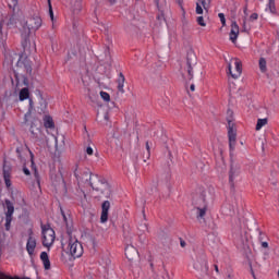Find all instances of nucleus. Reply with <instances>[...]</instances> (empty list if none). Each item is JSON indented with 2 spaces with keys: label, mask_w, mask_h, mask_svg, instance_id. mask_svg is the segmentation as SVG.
<instances>
[{
  "label": "nucleus",
  "mask_w": 279,
  "mask_h": 279,
  "mask_svg": "<svg viewBox=\"0 0 279 279\" xmlns=\"http://www.w3.org/2000/svg\"><path fill=\"white\" fill-rule=\"evenodd\" d=\"M74 175L77 182H89L94 191H98L101 195L110 197V185L101 177L93 174L89 170L83 171L81 175L77 173V170H75Z\"/></svg>",
  "instance_id": "1"
},
{
  "label": "nucleus",
  "mask_w": 279,
  "mask_h": 279,
  "mask_svg": "<svg viewBox=\"0 0 279 279\" xmlns=\"http://www.w3.org/2000/svg\"><path fill=\"white\" fill-rule=\"evenodd\" d=\"M43 25V19H40V16L35 15L29 17L25 24L23 25V33H22V47L23 49H25L27 47V45H29V34H32V32H37V29H40Z\"/></svg>",
  "instance_id": "2"
},
{
  "label": "nucleus",
  "mask_w": 279,
  "mask_h": 279,
  "mask_svg": "<svg viewBox=\"0 0 279 279\" xmlns=\"http://www.w3.org/2000/svg\"><path fill=\"white\" fill-rule=\"evenodd\" d=\"M69 252L74 258H80V256L84 254V247L82 246V243H80L77 239L72 238L71 235L69 240Z\"/></svg>",
  "instance_id": "3"
},
{
  "label": "nucleus",
  "mask_w": 279,
  "mask_h": 279,
  "mask_svg": "<svg viewBox=\"0 0 279 279\" xmlns=\"http://www.w3.org/2000/svg\"><path fill=\"white\" fill-rule=\"evenodd\" d=\"M43 245L45 247H51L53 241H56V231L49 227L43 226Z\"/></svg>",
  "instance_id": "4"
},
{
  "label": "nucleus",
  "mask_w": 279,
  "mask_h": 279,
  "mask_svg": "<svg viewBox=\"0 0 279 279\" xmlns=\"http://www.w3.org/2000/svg\"><path fill=\"white\" fill-rule=\"evenodd\" d=\"M228 138L230 151H234V147H236V128H234L233 121L228 122Z\"/></svg>",
  "instance_id": "5"
},
{
  "label": "nucleus",
  "mask_w": 279,
  "mask_h": 279,
  "mask_svg": "<svg viewBox=\"0 0 279 279\" xmlns=\"http://www.w3.org/2000/svg\"><path fill=\"white\" fill-rule=\"evenodd\" d=\"M233 60H234L235 71L232 72V63L228 64V71L231 77H233V80H239V77H241V74L243 73V64L241 63V60H239L238 58Z\"/></svg>",
  "instance_id": "6"
},
{
  "label": "nucleus",
  "mask_w": 279,
  "mask_h": 279,
  "mask_svg": "<svg viewBox=\"0 0 279 279\" xmlns=\"http://www.w3.org/2000/svg\"><path fill=\"white\" fill-rule=\"evenodd\" d=\"M210 1L211 0H197L196 14H204V11L208 14V11L210 10Z\"/></svg>",
  "instance_id": "7"
},
{
  "label": "nucleus",
  "mask_w": 279,
  "mask_h": 279,
  "mask_svg": "<svg viewBox=\"0 0 279 279\" xmlns=\"http://www.w3.org/2000/svg\"><path fill=\"white\" fill-rule=\"evenodd\" d=\"M195 64V56H189L187 57V61H186V71H187V75L185 76L183 74L184 80H189V82H191V80H193V65Z\"/></svg>",
  "instance_id": "8"
},
{
  "label": "nucleus",
  "mask_w": 279,
  "mask_h": 279,
  "mask_svg": "<svg viewBox=\"0 0 279 279\" xmlns=\"http://www.w3.org/2000/svg\"><path fill=\"white\" fill-rule=\"evenodd\" d=\"M110 210V201H105L101 205L100 222L106 223L108 221V211Z\"/></svg>",
  "instance_id": "9"
},
{
  "label": "nucleus",
  "mask_w": 279,
  "mask_h": 279,
  "mask_svg": "<svg viewBox=\"0 0 279 279\" xmlns=\"http://www.w3.org/2000/svg\"><path fill=\"white\" fill-rule=\"evenodd\" d=\"M125 256L129 260H134L138 256V251L133 245H128L125 247Z\"/></svg>",
  "instance_id": "10"
},
{
  "label": "nucleus",
  "mask_w": 279,
  "mask_h": 279,
  "mask_svg": "<svg viewBox=\"0 0 279 279\" xmlns=\"http://www.w3.org/2000/svg\"><path fill=\"white\" fill-rule=\"evenodd\" d=\"M238 38H239V24H236V22H232L231 32H230V40H231V43H236Z\"/></svg>",
  "instance_id": "11"
},
{
  "label": "nucleus",
  "mask_w": 279,
  "mask_h": 279,
  "mask_svg": "<svg viewBox=\"0 0 279 279\" xmlns=\"http://www.w3.org/2000/svg\"><path fill=\"white\" fill-rule=\"evenodd\" d=\"M117 88L119 90V93H121L122 95L125 93L124 86H125V75H123V73H119V77L117 80Z\"/></svg>",
  "instance_id": "12"
},
{
  "label": "nucleus",
  "mask_w": 279,
  "mask_h": 279,
  "mask_svg": "<svg viewBox=\"0 0 279 279\" xmlns=\"http://www.w3.org/2000/svg\"><path fill=\"white\" fill-rule=\"evenodd\" d=\"M206 213H208V205L205 204L203 207L196 208V219L202 221L206 217Z\"/></svg>",
  "instance_id": "13"
},
{
  "label": "nucleus",
  "mask_w": 279,
  "mask_h": 279,
  "mask_svg": "<svg viewBox=\"0 0 279 279\" xmlns=\"http://www.w3.org/2000/svg\"><path fill=\"white\" fill-rule=\"evenodd\" d=\"M26 250L29 254V256L34 255V251L36 250V239L29 236L27 244H26Z\"/></svg>",
  "instance_id": "14"
},
{
  "label": "nucleus",
  "mask_w": 279,
  "mask_h": 279,
  "mask_svg": "<svg viewBox=\"0 0 279 279\" xmlns=\"http://www.w3.org/2000/svg\"><path fill=\"white\" fill-rule=\"evenodd\" d=\"M40 260L43 262L44 268L46 270L51 269V262L49 260V254H47V252H41Z\"/></svg>",
  "instance_id": "15"
},
{
  "label": "nucleus",
  "mask_w": 279,
  "mask_h": 279,
  "mask_svg": "<svg viewBox=\"0 0 279 279\" xmlns=\"http://www.w3.org/2000/svg\"><path fill=\"white\" fill-rule=\"evenodd\" d=\"M239 175V167L231 165V169L229 172V182H234V178Z\"/></svg>",
  "instance_id": "16"
},
{
  "label": "nucleus",
  "mask_w": 279,
  "mask_h": 279,
  "mask_svg": "<svg viewBox=\"0 0 279 279\" xmlns=\"http://www.w3.org/2000/svg\"><path fill=\"white\" fill-rule=\"evenodd\" d=\"M17 64L21 66L22 64H24V69L26 71V73H28L29 75H32V62H29V60L25 59V62H23L21 59L19 60Z\"/></svg>",
  "instance_id": "17"
},
{
  "label": "nucleus",
  "mask_w": 279,
  "mask_h": 279,
  "mask_svg": "<svg viewBox=\"0 0 279 279\" xmlns=\"http://www.w3.org/2000/svg\"><path fill=\"white\" fill-rule=\"evenodd\" d=\"M25 99H29V88L24 87L20 92V101H25Z\"/></svg>",
  "instance_id": "18"
},
{
  "label": "nucleus",
  "mask_w": 279,
  "mask_h": 279,
  "mask_svg": "<svg viewBox=\"0 0 279 279\" xmlns=\"http://www.w3.org/2000/svg\"><path fill=\"white\" fill-rule=\"evenodd\" d=\"M5 205H7V217H11L12 215H14V205H12V203L10 201H5Z\"/></svg>",
  "instance_id": "19"
},
{
  "label": "nucleus",
  "mask_w": 279,
  "mask_h": 279,
  "mask_svg": "<svg viewBox=\"0 0 279 279\" xmlns=\"http://www.w3.org/2000/svg\"><path fill=\"white\" fill-rule=\"evenodd\" d=\"M258 64L260 72L267 73V60L265 58H260Z\"/></svg>",
  "instance_id": "20"
},
{
  "label": "nucleus",
  "mask_w": 279,
  "mask_h": 279,
  "mask_svg": "<svg viewBox=\"0 0 279 279\" xmlns=\"http://www.w3.org/2000/svg\"><path fill=\"white\" fill-rule=\"evenodd\" d=\"M8 35H3V33L0 31V47H3V49H7L8 47Z\"/></svg>",
  "instance_id": "21"
},
{
  "label": "nucleus",
  "mask_w": 279,
  "mask_h": 279,
  "mask_svg": "<svg viewBox=\"0 0 279 279\" xmlns=\"http://www.w3.org/2000/svg\"><path fill=\"white\" fill-rule=\"evenodd\" d=\"M264 125H267V118L265 119H258L256 124V131L262 130Z\"/></svg>",
  "instance_id": "22"
},
{
  "label": "nucleus",
  "mask_w": 279,
  "mask_h": 279,
  "mask_svg": "<svg viewBox=\"0 0 279 279\" xmlns=\"http://www.w3.org/2000/svg\"><path fill=\"white\" fill-rule=\"evenodd\" d=\"M44 125L45 128H53V119H51V117H46Z\"/></svg>",
  "instance_id": "23"
},
{
  "label": "nucleus",
  "mask_w": 279,
  "mask_h": 279,
  "mask_svg": "<svg viewBox=\"0 0 279 279\" xmlns=\"http://www.w3.org/2000/svg\"><path fill=\"white\" fill-rule=\"evenodd\" d=\"M196 23L201 26V27H206V22H204V16H198L196 17Z\"/></svg>",
  "instance_id": "24"
},
{
  "label": "nucleus",
  "mask_w": 279,
  "mask_h": 279,
  "mask_svg": "<svg viewBox=\"0 0 279 279\" xmlns=\"http://www.w3.org/2000/svg\"><path fill=\"white\" fill-rule=\"evenodd\" d=\"M100 97L104 99V101H110V94L106 92H100Z\"/></svg>",
  "instance_id": "25"
},
{
  "label": "nucleus",
  "mask_w": 279,
  "mask_h": 279,
  "mask_svg": "<svg viewBox=\"0 0 279 279\" xmlns=\"http://www.w3.org/2000/svg\"><path fill=\"white\" fill-rule=\"evenodd\" d=\"M218 16L220 19L222 27H226V15L223 13H219Z\"/></svg>",
  "instance_id": "26"
},
{
  "label": "nucleus",
  "mask_w": 279,
  "mask_h": 279,
  "mask_svg": "<svg viewBox=\"0 0 279 279\" xmlns=\"http://www.w3.org/2000/svg\"><path fill=\"white\" fill-rule=\"evenodd\" d=\"M48 5H49V14L51 21H53V8L51 7V0H48Z\"/></svg>",
  "instance_id": "27"
},
{
  "label": "nucleus",
  "mask_w": 279,
  "mask_h": 279,
  "mask_svg": "<svg viewBox=\"0 0 279 279\" xmlns=\"http://www.w3.org/2000/svg\"><path fill=\"white\" fill-rule=\"evenodd\" d=\"M35 180L37 182V185L40 186V175L38 174V170L35 169L34 172Z\"/></svg>",
  "instance_id": "28"
},
{
  "label": "nucleus",
  "mask_w": 279,
  "mask_h": 279,
  "mask_svg": "<svg viewBox=\"0 0 279 279\" xmlns=\"http://www.w3.org/2000/svg\"><path fill=\"white\" fill-rule=\"evenodd\" d=\"M3 178L4 180L12 178L10 170L3 169Z\"/></svg>",
  "instance_id": "29"
},
{
  "label": "nucleus",
  "mask_w": 279,
  "mask_h": 279,
  "mask_svg": "<svg viewBox=\"0 0 279 279\" xmlns=\"http://www.w3.org/2000/svg\"><path fill=\"white\" fill-rule=\"evenodd\" d=\"M77 195L81 197V201L86 199V193L82 190H77Z\"/></svg>",
  "instance_id": "30"
},
{
  "label": "nucleus",
  "mask_w": 279,
  "mask_h": 279,
  "mask_svg": "<svg viewBox=\"0 0 279 279\" xmlns=\"http://www.w3.org/2000/svg\"><path fill=\"white\" fill-rule=\"evenodd\" d=\"M10 223H12V218L7 216V218H5V228H7V230H10Z\"/></svg>",
  "instance_id": "31"
},
{
  "label": "nucleus",
  "mask_w": 279,
  "mask_h": 279,
  "mask_svg": "<svg viewBox=\"0 0 279 279\" xmlns=\"http://www.w3.org/2000/svg\"><path fill=\"white\" fill-rule=\"evenodd\" d=\"M269 8L270 12H276V4L274 3V0H269Z\"/></svg>",
  "instance_id": "32"
},
{
  "label": "nucleus",
  "mask_w": 279,
  "mask_h": 279,
  "mask_svg": "<svg viewBox=\"0 0 279 279\" xmlns=\"http://www.w3.org/2000/svg\"><path fill=\"white\" fill-rule=\"evenodd\" d=\"M4 183H5V186H7L8 189H10V186H12L11 178H10V179H4Z\"/></svg>",
  "instance_id": "33"
},
{
  "label": "nucleus",
  "mask_w": 279,
  "mask_h": 279,
  "mask_svg": "<svg viewBox=\"0 0 279 279\" xmlns=\"http://www.w3.org/2000/svg\"><path fill=\"white\" fill-rule=\"evenodd\" d=\"M258 19V13H253L250 16V21H256Z\"/></svg>",
  "instance_id": "34"
},
{
  "label": "nucleus",
  "mask_w": 279,
  "mask_h": 279,
  "mask_svg": "<svg viewBox=\"0 0 279 279\" xmlns=\"http://www.w3.org/2000/svg\"><path fill=\"white\" fill-rule=\"evenodd\" d=\"M86 154H87L88 156H93V148H92V147H87V148H86Z\"/></svg>",
  "instance_id": "35"
},
{
  "label": "nucleus",
  "mask_w": 279,
  "mask_h": 279,
  "mask_svg": "<svg viewBox=\"0 0 279 279\" xmlns=\"http://www.w3.org/2000/svg\"><path fill=\"white\" fill-rule=\"evenodd\" d=\"M146 149H147V156H146V158H149V151H150L149 142H146Z\"/></svg>",
  "instance_id": "36"
},
{
  "label": "nucleus",
  "mask_w": 279,
  "mask_h": 279,
  "mask_svg": "<svg viewBox=\"0 0 279 279\" xmlns=\"http://www.w3.org/2000/svg\"><path fill=\"white\" fill-rule=\"evenodd\" d=\"M17 158L23 160V156L21 155V148H16Z\"/></svg>",
  "instance_id": "37"
},
{
  "label": "nucleus",
  "mask_w": 279,
  "mask_h": 279,
  "mask_svg": "<svg viewBox=\"0 0 279 279\" xmlns=\"http://www.w3.org/2000/svg\"><path fill=\"white\" fill-rule=\"evenodd\" d=\"M23 172L25 173V175H31L29 169H27V167L23 168Z\"/></svg>",
  "instance_id": "38"
},
{
  "label": "nucleus",
  "mask_w": 279,
  "mask_h": 279,
  "mask_svg": "<svg viewBox=\"0 0 279 279\" xmlns=\"http://www.w3.org/2000/svg\"><path fill=\"white\" fill-rule=\"evenodd\" d=\"M61 213H62V217H63V220L65 221L66 227H69V223L66 222V215H64V211H61Z\"/></svg>",
  "instance_id": "39"
},
{
  "label": "nucleus",
  "mask_w": 279,
  "mask_h": 279,
  "mask_svg": "<svg viewBox=\"0 0 279 279\" xmlns=\"http://www.w3.org/2000/svg\"><path fill=\"white\" fill-rule=\"evenodd\" d=\"M262 247H264V248L269 247V243H267V242H262Z\"/></svg>",
  "instance_id": "40"
},
{
  "label": "nucleus",
  "mask_w": 279,
  "mask_h": 279,
  "mask_svg": "<svg viewBox=\"0 0 279 279\" xmlns=\"http://www.w3.org/2000/svg\"><path fill=\"white\" fill-rule=\"evenodd\" d=\"M246 20L243 21V32H247V28L245 27Z\"/></svg>",
  "instance_id": "41"
},
{
  "label": "nucleus",
  "mask_w": 279,
  "mask_h": 279,
  "mask_svg": "<svg viewBox=\"0 0 279 279\" xmlns=\"http://www.w3.org/2000/svg\"><path fill=\"white\" fill-rule=\"evenodd\" d=\"M181 247H186V242L181 241Z\"/></svg>",
  "instance_id": "42"
},
{
  "label": "nucleus",
  "mask_w": 279,
  "mask_h": 279,
  "mask_svg": "<svg viewBox=\"0 0 279 279\" xmlns=\"http://www.w3.org/2000/svg\"><path fill=\"white\" fill-rule=\"evenodd\" d=\"M177 3H179V5H182V3H184V0H177Z\"/></svg>",
  "instance_id": "43"
},
{
  "label": "nucleus",
  "mask_w": 279,
  "mask_h": 279,
  "mask_svg": "<svg viewBox=\"0 0 279 279\" xmlns=\"http://www.w3.org/2000/svg\"><path fill=\"white\" fill-rule=\"evenodd\" d=\"M190 90H192V92L195 90V85L192 84V85L190 86Z\"/></svg>",
  "instance_id": "44"
},
{
  "label": "nucleus",
  "mask_w": 279,
  "mask_h": 279,
  "mask_svg": "<svg viewBox=\"0 0 279 279\" xmlns=\"http://www.w3.org/2000/svg\"><path fill=\"white\" fill-rule=\"evenodd\" d=\"M157 19L162 20V19H165V15H162V14L158 15Z\"/></svg>",
  "instance_id": "45"
},
{
  "label": "nucleus",
  "mask_w": 279,
  "mask_h": 279,
  "mask_svg": "<svg viewBox=\"0 0 279 279\" xmlns=\"http://www.w3.org/2000/svg\"><path fill=\"white\" fill-rule=\"evenodd\" d=\"M29 106L32 108V106H34V101L33 100H29Z\"/></svg>",
  "instance_id": "46"
},
{
  "label": "nucleus",
  "mask_w": 279,
  "mask_h": 279,
  "mask_svg": "<svg viewBox=\"0 0 279 279\" xmlns=\"http://www.w3.org/2000/svg\"><path fill=\"white\" fill-rule=\"evenodd\" d=\"M244 14H247V7L244 8Z\"/></svg>",
  "instance_id": "47"
},
{
  "label": "nucleus",
  "mask_w": 279,
  "mask_h": 279,
  "mask_svg": "<svg viewBox=\"0 0 279 279\" xmlns=\"http://www.w3.org/2000/svg\"><path fill=\"white\" fill-rule=\"evenodd\" d=\"M216 271H219V266L215 265Z\"/></svg>",
  "instance_id": "48"
},
{
  "label": "nucleus",
  "mask_w": 279,
  "mask_h": 279,
  "mask_svg": "<svg viewBox=\"0 0 279 279\" xmlns=\"http://www.w3.org/2000/svg\"><path fill=\"white\" fill-rule=\"evenodd\" d=\"M110 1V3H114V1H117V0H109Z\"/></svg>",
  "instance_id": "49"
},
{
  "label": "nucleus",
  "mask_w": 279,
  "mask_h": 279,
  "mask_svg": "<svg viewBox=\"0 0 279 279\" xmlns=\"http://www.w3.org/2000/svg\"><path fill=\"white\" fill-rule=\"evenodd\" d=\"M88 97H89V99H93V96H90V94H88Z\"/></svg>",
  "instance_id": "50"
},
{
  "label": "nucleus",
  "mask_w": 279,
  "mask_h": 279,
  "mask_svg": "<svg viewBox=\"0 0 279 279\" xmlns=\"http://www.w3.org/2000/svg\"><path fill=\"white\" fill-rule=\"evenodd\" d=\"M77 1V3H82V0H76Z\"/></svg>",
  "instance_id": "51"
},
{
  "label": "nucleus",
  "mask_w": 279,
  "mask_h": 279,
  "mask_svg": "<svg viewBox=\"0 0 279 279\" xmlns=\"http://www.w3.org/2000/svg\"><path fill=\"white\" fill-rule=\"evenodd\" d=\"M31 156H32V158H34V155H33V153H31Z\"/></svg>",
  "instance_id": "52"
},
{
  "label": "nucleus",
  "mask_w": 279,
  "mask_h": 279,
  "mask_svg": "<svg viewBox=\"0 0 279 279\" xmlns=\"http://www.w3.org/2000/svg\"><path fill=\"white\" fill-rule=\"evenodd\" d=\"M31 156H32V158H34V155H33V153H31Z\"/></svg>",
  "instance_id": "53"
},
{
  "label": "nucleus",
  "mask_w": 279,
  "mask_h": 279,
  "mask_svg": "<svg viewBox=\"0 0 279 279\" xmlns=\"http://www.w3.org/2000/svg\"><path fill=\"white\" fill-rule=\"evenodd\" d=\"M32 165L34 166V160L32 159Z\"/></svg>",
  "instance_id": "54"
},
{
  "label": "nucleus",
  "mask_w": 279,
  "mask_h": 279,
  "mask_svg": "<svg viewBox=\"0 0 279 279\" xmlns=\"http://www.w3.org/2000/svg\"><path fill=\"white\" fill-rule=\"evenodd\" d=\"M68 234H71V231L68 230Z\"/></svg>",
  "instance_id": "55"
},
{
  "label": "nucleus",
  "mask_w": 279,
  "mask_h": 279,
  "mask_svg": "<svg viewBox=\"0 0 279 279\" xmlns=\"http://www.w3.org/2000/svg\"><path fill=\"white\" fill-rule=\"evenodd\" d=\"M156 1V3H158V0H155Z\"/></svg>",
  "instance_id": "56"
}]
</instances>
